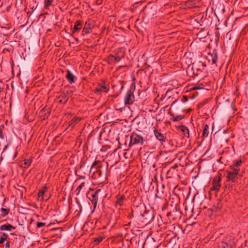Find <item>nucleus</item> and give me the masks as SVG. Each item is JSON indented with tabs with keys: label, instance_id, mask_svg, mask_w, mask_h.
I'll return each instance as SVG.
<instances>
[{
	"label": "nucleus",
	"instance_id": "f257e3e1",
	"mask_svg": "<svg viewBox=\"0 0 248 248\" xmlns=\"http://www.w3.org/2000/svg\"><path fill=\"white\" fill-rule=\"evenodd\" d=\"M242 176V172H238L236 170H232L227 171L226 181L228 183L234 184L237 182L239 177Z\"/></svg>",
	"mask_w": 248,
	"mask_h": 248
},
{
	"label": "nucleus",
	"instance_id": "f03ea898",
	"mask_svg": "<svg viewBox=\"0 0 248 248\" xmlns=\"http://www.w3.org/2000/svg\"><path fill=\"white\" fill-rule=\"evenodd\" d=\"M143 143V138L140 134L132 132L130 136V142L128 147L130 148L134 145H142Z\"/></svg>",
	"mask_w": 248,
	"mask_h": 248
},
{
	"label": "nucleus",
	"instance_id": "7ed1b4c3",
	"mask_svg": "<svg viewBox=\"0 0 248 248\" xmlns=\"http://www.w3.org/2000/svg\"><path fill=\"white\" fill-rule=\"evenodd\" d=\"M135 101V96L133 92L131 90H128L124 97V104L125 105H132Z\"/></svg>",
	"mask_w": 248,
	"mask_h": 248
},
{
	"label": "nucleus",
	"instance_id": "20e7f679",
	"mask_svg": "<svg viewBox=\"0 0 248 248\" xmlns=\"http://www.w3.org/2000/svg\"><path fill=\"white\" fill-rule=\"evenodd\" d=\"M116 201L114 202L116 208L120 207L124 205V202L126 200L125 196L124 195L117 194L116 196Z\"/></svg>",
	"mask_w": 248,
	"mask_h": 248
},
{
	"label": "nucleus",
	"instance_id": "39448f33",
	"mask_svg": "<svg viewBox=\"0 0 248 248\" xmlns=\"http://www.w3.org/2000/svg\"><path fill=\"white\" fill-rule=\"evenodd\" d=\"M31 159L25 158L24 156H23L19 160L18 164L19 167L23 169H26L31 165Z\"/></svg>",
	"mask_w": 248,
	"mask_h": 248
},
{
	"label": "nucleus",
	"instance_id": "423d86ee",
	"mask_svg": "<svg viewBox=\"0 0 248 248\" xmlns=\"http://www.w3.org/2000/svg\"><path fill=\"white\" fill-rule=\"evenodd\" d=\"M82 21L81 20H77L74 24V27L73 28H71V35H73V34L76 33L77 31H79L81 28H82Z\"/></svg>",
	"mask_w": 248,
	"mask_h": 248
},
{
	"label": "nucleus",
	"instance_id": "0eeeda50",
	"mask_svg": "<svg viewBox=\"0 0 248 248\" xmlns=\"http://www.w3.org/2000/svg\"><path fill=\"white\" fill-rule=\"evenodd\" d=\"M220 182H221V178L219 176H216L214 177L213 181V186L211 189L212 190H215L217 191L219 190L221 185H220Z\"/></svg>",
	"mask_w": 248,
	"mask_h": 248
},
{
	"label": "nucleus",
	"instance_id": "6e6552de",
	"mask_svg": "<svg viewBox=\"0 0 248 248\" xmlns=\"http://www.w3.org/2000/svg\"><path fill=\"white\" fill-rule=\"evenodd\" d=\"M242 164L241 160H235L233 161L232 164L230 166V169L232 170H236L238 172H241L240 170V167Z\"/></svg>",
	"mask_w": 248,
	"mask_h": 248
},
{
	"label": "nucleus",
	"instance_id": "1a4fd4ad",
	"mask_svg": "<svg viewBox=\"0 0 248 248\" xmlns=\"http://www.w3.org/2000/svg\"><path fill=\"white\" fill-rule=\"evenodd\" d=\"M123 57V56H119L117 53H116L115 55L110 54L108 58V63H112L116 62H119Z\"/></svg>",
	"mask_w": 248,
	"mask_h": 248
},
{
	"label": "nucleus",
	"instance_id": "9d476101",
	"mask_svg": "<svg viewBox=\"0 0 248 248\" xmlns=\"http://www.w3.org/2000/svg\"><path fill=\"white\" fill-rule=\"evenodd\" d=\"M109 91V86L106 83L103 84H99L95 89V91L97 93L104 92L107 93Z\"/></svg>",
	"mask_w": 248,
	"mask_h": 248
},
{
	"label": "nucleus",
	"instance_id": "9b49d317",
	"mask_svg": "<svg viewBox=\"0 0 248 248\" xmlns=\"http://www.w3.org/2000/svg\"><path fill=\"white\" fill-rule=\"evenodd\" d=\"M101 191L100 189H97L93 193L91 194L92 199L91 200L94 206V207L95 208L98 199V194Z\"/></svg>",
	"mask_w": 248,
	"mask_h": 248
},
{
	"label": "nucleus",
	"instance_id": "f8f14e48",
	"mask_svg": "<svg viewBox=\"0 0 248 248\" xmlns=\"http://www.w3.org/2000/svg\"><path fill=\"white\" fill-rule=\"evenodd\" d=\"M69 97L67 95V93L65 92H62L60 93L57 99L58 102L61 104H65L68 101Z\"/></svg>",
	"mask_w": 248,
	"mask_h": 248
},
{
	"label": "nucleus",
	"instance_id": "ddd939ff",
	"mask_svg": "<svg viewBox=\"0 0 248 248\" xmlns=\"http://www.w3.org/2000/svg\"><path fill=\"white\" fill-rule=\"evenodd\" d=\"M82 117L75 116L68 122L69 126L71 128L74 127L77 124L82 120Z\"/></svg>",
	"mask_w": 248,
	"mask_h": 248
},
{
	"label": "nucleus",
	"instance_id": "4468645a",
	"mask_svg": "<svg viewBox=\"0 0 248 248\" xmlns=\"http://www.w3.org/2000/svg\"><path fill=\"white\" fill-rule=\"evenodd\" d=\"M93 28V25L90 23L86 21L84 24V26L82 30V35L84 34L89 33Z\"/></svg>",
	"mask_w": 248,
	"mask_h": 248
},
{
	"label": "nucleus",
	"instance_id": "2eb2a0df",
	"mask_svg": "<svg viewBox=\"0 0 248 248\" xmlns=\"http://www.w3.org/2000/svg\"><path fill=\"white\" fill-rule=\"evenodd\" d=\"M154 133L156 138L160 141H164L166 140V137L161 133L160 130H158L157 129H155L154 131Z\"/></svg>",
	"mask_w": 248,
	"mask_h": 248
},
{
	"label": "nucleus",
	"instance_id": "dca6fc26",
	"mask_svg": "<svg viewBox=\"0 0 248 248\" xmlns=\"http://www.w3.org/2000/svg\"><path fill=\"white\" fill-rule=\"evenodd\" d=\"M66 78L70 83H74L76 80V77L69 70L67 71Z\"/></svg>",
	"mask_w": 248,
	"mask_h": 248
},
{
	"label": "nucleus",
	"instance_id": "f3484780",
	"mask_svg": "<svg viewBox=\"0 0 248 248\" xmlns=\"http://www.w3.org/2000/svg\"><path fill=\"white\" fill-rule=\"evenodd\" d=\"M19 188H16V196H18V197H19L20 199L22 200L23 198V196L24 193L26 192V188L24 186H20Z\"/></svg>",
	"mask_w": 248,
	"mask_h": 248
},
{
	"label": "nucleus",
	"instance_id": "a211bd4d",
	"mask_svg": "<svg viewBox=\"0 0 248 248\" xmlns=\"http://www.w3.org/2000/svg\"><path fill=\"white\" fill-rule=\"evenodd\" d=\"M232 243L223 241L218 244L217 248H232Z\"/></svg>",
	"mask_w": 248,
	"mask_h": 248
},
{
	"label": "nucleus",
	"instance_id": "6ab92c4d",
	"mask_svg": "<svg viewBox=\"0 0 248 248\" xmlns=\"http://www.w3.org/2000/svg\"><path fill=\"white\" fill-rule=\"evenodd\" d=\"M88 184L87 182H82L80 185L77 187V189H76V191H78V193L77 194V195H78L80 192L82 190V192H84L85 191V190H86V184Z\"/></svg>",
	"mask_w": 248,
	"mask_h": 248
},
{
	"label": "nucleus",
	"instance_id": "aec40b11",
	"mask_svg": "<svg viewBox=\"0 0 248 248\" xmlns=\"http://www.w3.org/2000/svg\"><path fill=\"white\" fill-rule=\"evenodd\" d=\"M169 114H170V116L172 117L171 120L174 122L180 121L184 118V115H180L175 116L173 113H172L170 111L169 112Z\"/></svg>",
	"mask_w": 248,
	"mask_h": 248
},
{
	"label": "nucleus",
	"instance_id": "412c9836",
	"mask_svg": "<svg viewBox=\"0 0 248 248\" xmlns=\"http://www.w3.org/2000/svg\"><path fill=\"white\" fill-rule=\"evenodd\" d=\"M15 227L10 224L2 225L0 227L1 231H11L12 229H15Z\"/></svg>",
	"mask_w": 248,
	"mask_h": 248
},
{
	"label": "nucleus",
	"instance_id": "4be33fe9",
	"mask_svg": "<svg viewBox=\"0 0 248 248\" xmlns=\"http://www.w3.org/2000/svg\"><path fill=\"white\" fill-rule=\"evenodd\" d=\"M209 134V126L206 124L203 126V130L202 132V137H207Z\"/></svg>",
	"mask_w": 248,
	"mask_h": 248
},
{
	"label": "nucleus",
	"instance_id": "5701e85b",
	"mask_svg": "<svg viewBox=\"0 0 248 248\" xmlns=\"http://www.w3.org/2000/svg\"><path fill=\"white\" fill-rule=\"evenodd\" d=\"M196 5V3L194 0H187L185 2V5L188 8H192L194 7Z\"/></svg>",
	"mask_w": 248,
	"mask_h": 248
},
{
	"label": "nucleus",
	"instance_id": "b1692460",
	"mask_svg": "<svg viewBox=\"0 0 248 248\" xmlns=\"http://www.w3.org/2000/svg\"><path fill=\"white\" fill-rule=\"evenodd\" d=\"M47 190V187L46 186H43L39 191L38 193V196L39 197H42L45 193L46 192Z\"/></svg>",
	"mask_w": 248,
	"mask_h": 248
},
{
	"label": "nucleus",
	"instance_id": "393cba45",
	"mask_svg": "<svg viewBox=\"0 0 248 248\" xmlns=\"http://www.w3.org/2000/svg\"><path fill=\"white\" fill-rule=\"evenodd\" d=\"M181 130L183 132L184 135L186 137H188L189 136V130L188 128L185 125H182L181 126Z\"/></svg>",
	"mask_w": 248,
	"mask_h": 248
},
{
	"label": "nucleus",
	"instance_id": "a878e982",
	"mask_svg": "<svg viewBox=\"0 0 248 248\" xmlns=\"http://www.w3.org/2000/svg\"><path fill=\"white\" fill-rule=\"evenodd\" d=\"M40 114L42 116H48L50 114V111L47 110V109L43 108L40 111Z\"/></svg>",
	"mask_w": 248,
	"mask_h": 248
},
{
	"label": "nucleus",
	"instance_id": "bb28decb",
	"mask_svg": "<svg viewBox=\"0 0 248 248\" xmlns=\"http://www.w3.org/2000/svg\"><path fill=\"white\" fill-rule=\"evenodd\" d=\"M7 235L5 233H0V244L4 243V241L6 239Z\"/></svg>",
	"mask_w": 248,
	"mask_h": 248
},
{
	"label": "nucleus",
	"instance_id": "cd10ccee",
	"mask_svg": "<svg viewBox=\"0 0 248 248\" xmlns=\"http://www.w3.org/2000/svg\"><path fill=\"white\" fill-rule=\"evenodd\" d=\"M53 0H45V7L46 9H48L49 7L52 5Z\"/></svg>",
	"mask_w": 248,
	"mask_h": 248
},
{
	"label": "nucleus",
	"instance_id": "c85d7f7f",
	"mask_svg": "<svg viewBox=\"0 0 248 248\" xmlns=\"http://www.w3.org/2000/svg\"><path fill=\"white\" fill-rule=\"evenodd\" d=\"M104 238L103 236H99L97 238H95L94 240V245H97L100 243Z\"/></svg>",
	"mask_w": 248,
	"mask_h": 248
},
{
	"label": "nucleus",
	"instance_id": "c756f323",
	"mask_svg": "<svg viewBox=\"0 0 248 248\" xmlns=\"http://www.w3.org/2000/svg\"><path fill=\"white\" fill-rule=\"evenodd\" d=\"M212 62L213 64H216L217 60V53L213 54L212 55Z\"/></svg>",
	"mask_w": 248,
	"mask_h": 248
},
{
	"label": "nucleus",
	"instance_id": "7c9ffc66",
	"mask_svg": "<svg viewBox=\"0 0 248 248\" xmlns=\"http://www.w3.org/2000/svg\"><path fill=\"white\" fill-rule=\"evenodd\" d=\"M100 162V161L99 160H95L93 162V165H92V169H93V168H94V169H96L97 168V165H98Z\"/></svg>",
	"mask_w": 248,
	"mask_h": 248
},
{
	"label": "nucleus",
	"instance_id": "2f4dec72",
	"mask_svg": "<svg viewBox=\"0 0 248 248\" xmlns=\"http://www.w3.org/2000/svg\"><path fill=\"white\" fill-rule=\"evenodd\" d=\"M1 211L2 213V215L3 216H5V215H7L8 213V210L6 208H1Z\"/></svg>",
	"mask_w": 248,
	"mask_h": 248
},
{
	"label": "nucleus",
	"instance_id": "473e14b6",
	"mask_svg": "<svg viewBox=\"0 0 248 248\" xmlns=\"http://www.w3.org/2000/svg\"><path fill=\"white\" fill-rule=\"evenodd\" d=\"M11 67H12V72L13 75L14 76V62L12 59L11 62Z\"/></svg>",
	"mask_w": 248,
	"mask_h": 248
},
{
	"label": "nucleus",
	"instance_id": "72a5a7b5",
	"mask_svg": "<svg viewBox=\"0 0 248 248\" xmlns=\"http://www.w3.org/2000/svg\"><path fill=\"white\" fill-rule=\"evenodd\" d=\"M45 225V223L43 222H38L37 223V227L38 228H41Z\"/></svg>",
	"mask_w": 248,
	"mask_h": 248
},
{
	"label": "nucleus",
	"instance_id": "f704fd0d",
	"mask_svg": "<svg viewBox=\"0 0 248 248\" xmlns=\"http://www.w3.org/2000/svg\"><path fill=\"white\" fill-rule=\"evenodd\" d=\"M3 128V126H0V138L1 139H3L4 137H3V135L2 134V129Z\"/></svg>",
	"mask_w": 248,
	"mask_h": 248
},
{
	"label": "nucleus",
	"instance_id": "c9c22d12",
	"mask_svg": "<svg viewBox=\"0 0 248 248\" xmlns=\"http://www.w3.org/2000/svg\"><path fill=\"white\" fill-rule=\"evenodd\" d=\"M41 198L44 201H47L49 199V196H47L46 195H44V196Z\"/></svg>",
	"mask_w": 248,
	"mask_h": 248
},
{
	"label": "nucleus",
	"instance_id": "e433bc0d",
	"mask_svg": "<svg viewBox=\"0 0 248 248\" xmlns=\"http://www.w3.org/2000/svg\"><path fill=\"white\" fill-rule=\"evenodd\" d=\"M102 0H96V4L97 5H101L102 4Z\"/></svg>",
	"mask_w": 248,
	"mask_h": 248
},
{
	"label": "nucleus",
	"instance_id": "4c0bfd02",
	"mask_svg": "<svg viewBox=\"0 0 248 248\" xmlns=\"http://www.w3.org/2000/svg\"><path fill=\"white\" fill-rule=\"evenodd\" d=\"M11 87L13 89V90L14 89V81H13L11 83Z\"/></svg>",
	"mask_w": 248,
	"mask_h": 248
},
{
	"label": "nucleus",
	"instance_id": "58836bf2",
	"mask_svg": "<svg viewBox=\"0 0 248 248\" xmlns=\"http://www.w3.org/2000/svg\"><path fill=\"white\" fill-rule=\"evenodd\" d=\"M20 75V72H19V73H17V74L16 75V77H19Z\"/></svg>",
	"mask_w": 248,
	"mask_h": 248
},
{
	"label": "nucleus",
	"instance_id": "ea45409f",
	"mask_svg": "<svg viewBox=\"0 0 248 248\" xmlns=\"http://www.w3.org/2000/svg\"><path fill=\"white\" fill-rule=\"evenodd\" d=\"M148 213V211H147V210H145V211H144V214H147Z\"/></svg>",
	"mask_w": 248,
	"mask_h": 248
},
{
	"label": "nucleus",
	"instance_id": "a19ab883",
	"mask_svg": "<svg viewBox=\"0 0 248 248\" xmlns=\"http://www.w3.org/2000/svg\"><path fill=\"white\" fill-rule=\"evenodd\" d=\"M75 40H76V41H78V38H75Z\"/></svg>",
	"mask_w": 248,
	"mask_h": 248
},
{
	"label": "nucleus",
	"instance_id": "79ce46f5",
	"mask_svg": "<svg viewBox=\"0 0 248 248\" xmlns=\"http://www.w3.org/2000/svg\"><path fill=\"white\" fill-rule=\"evenodd\" d=\"M197 89V88H193L194 90H196Z\"/></svg>",
	"mask_w": 248,
	"mask_h": 248
},
{
	"label": "nucleus",
	"instance_id": "37998d69",
	"mask_svg": "<svg viewBox=\"0 0 248 248\" xmlns=\"http://www.w3.org/2000/svg\"><path fill=\"white\" fill-rule=\"evenodd\" d=\"M202 65L203 66H205V65L203 64V63H202Z\"/></svg>",
	"mask_w": 248,
	"mask_h": 248
},
{
	"label": "nucleus",
	"instance_id": "c03bdc74",
	"mask_svg": "<svg viewBox=\"0 0 248 248\" xmlns=\"http://www.w3.org/2000/svg\"><path fill=\"white\" fill-rule=\"evenodd\" d=\"M1 1V0H0V1Z\"/></svg>",
	"mask_w": 248,
	"mask_h": 248
}]
</instances>
